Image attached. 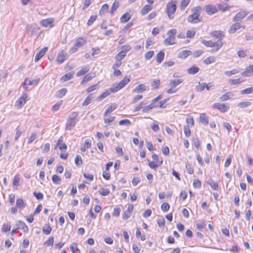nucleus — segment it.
I'll return each instance as SVG.
<instances>
[{
  "label": "nucleus",
  "mask_w": 253,
  "mask_h": 253,
  "mask_svg": "<svg viewBox=\"0 0 253 253\" xmlns=\"http://www.w3.org/2000/svg\"><path fill=\"white\" fill-rule=\"evenodd\" d=\"M190 54H191V52L189 50H182L179 52L178 57L181 59H185Z\"/></svg>",
  "instance_id": "393cba45"
},
{
  "label": "nucleus",
  "mask_w": 253,
  "mask_h": 253,
  "mask_svg": "<svg viewBox=\"0 0 253 253\" xmlns=\"http://www.w3.org/2000/svg\"><path fill=\"white\" fill-rule=\"evenodd\" d=\"M201 42L207 47H213V49L211 50L212 52H215L217 51L223 46V42L221 40H218L216 42H213L211 40L207 41L202 39L201 40Z\"/></svg>",
  "instance_id": "f03ea898"
},
{
  "label": "nucleus",
  "mask_w": 253,
  "mask_h": 253,
  "mask_svg": "<svg viewBox=\"0 0 253 253\" xmlns=\"http://www.w3.org/2000/svg\"><path fill=\"white\" fill-rule=\"evenodd\" d=\"M253 91V87H250L241 90V94H250Z\"/></svg>",
  "instance_id": "bf43d9fd"
},
{
  "label": "nucleus",
  "mask_w": 253,
  "mask_h": 253,
  "mask_svg": "<svg viewBox=\"0 0 253 253\" xmlns=\"http://www.w3.org/2000/svg\"><path fill=\"white\" fill-rule=\"evenodd\" d=\"M190 0H182L181 2L180 7L182 10H184L185 7L189 4Z\"/></svg>",
  "instance_id": "338daca9"
},
{
  "label": "nucleus",
  "mask_w": 253,
  "mask_h": 253,
  "mask_svg": "<svg viewBox=\"0 0 253 253\" xmlns=\"http://www.w3.org/2000/svg\"><path fill=\"white\" fill-rule=\"evenodd\" d=\"M216 61V58L213 56H211L206 58L203 62L206 65H209L213 63H214Z\"/></svg>",
  "instance_id": "7c9ffc66"
},
{
  "label": "nucleus",
  "mask_w": 253,
  "mask_h": 253,
  "mask_svg": "<svg viewBox=\"0 0 253 253\" xmlns=\"http://www.w3.org/2000/svg\"><path fill=\"white\" fill-rule=\"evenodd\" d=\"M234 96V94L233 93H232L230 91L227 92L224 94L222 95L221 96L219 97V100L221 101H225L226 100H229V99H231L232 97H233Z\"/></svg>",
  "instance_id": "a211bd4d"
},
{
  "label": "nucleus",
  "mask_w": 253,
  "mask_h": 253,
  "mask_svg": "<svg viewBox=\"0 0 253 253\" xmlns=\"http://www.w3.org/2000/svg\"><path fill=\"white\" fill-rule=\"evenodd\" d=\"M147 89V86L144 84H140L136 86L132 91L133 93H141Z\"/></svg>",
  "instance_id": "4468645a"
},
{
  "label": "nucleus",
  "mask_w": 253,
  "mask_h": 253,
  "mask_svg": "<svg viewBox=\"0 0 253 253\" xmlns=\"http://www.w3.org/2000/svg\"><path fill=\"white\" fill-rule=\"evenodd\" d=\"M241 28V25L239 23H236L232 25L228 30V32L230 34H234L236 31L239 30Z\"/></svg>",
  "instance_id": "6ab92c4d"
},
{
  "label": "nucleus",
  "mask_w": 253,
  "mask_h": 253,
  "mask_svg": "<svg viewBox=\"0 0 253 253\" xmlns=\"http://www.w3.org/2000/svg\"><path fill=\"white\" fill-rule=\"evenodd\" d=\"M160 80H155L151 83V87L152 89H155L159 88L160 85Z\"/></svg>",
  "instance_id": "79ce46f5"
},
{
  "label": "nucleus",
  "mask_w": 253,
  "mask_h": 253,
  "mask_svg": "<svg viewBox=\"0 0 253 253\" xmlns=\"http://www.w3.org/2000/svg\"><path fill=\"white\" fill-rule=\"evenodd\" d=\"M157 107L158 106L156 105H155L153 103H151L149 105L143 107V112H147L149 110H150L154 108H157Z\"/></svg>",
  "instance_id": "a19ab883"
},
{
  "label": "nucleus",
  "mask_w": 253,
  "mask_h": 253,
  "mask_svg": "<svg viewBox=\"0 0 253 253\" xmlns=\"http://www.w3.org/2000/svg\"><path fill=\"white\" fill-rule=\"evenodd\" d=\"M169 207H170L169 205L167 203H165L161 205V210L164 212H166L169 210Z\"/></svg>",
  "instance_id": "774afa93"
},
{
  "label": "nucleus",
  "mask_w": 253,
  "mask_h": 253,
  "mask_svg": "<svg viewBox=\"0 0 253 253\" xmlns=\"http://www.w3.org/2000/svg\"><path fill=\"white\" fill-rule=\"evenodd\" d=\"M189 127L190 126H185L183 127L184 132L186 137H189L191 135V131Z\"/></svg>",
  "instance_id": "680f3d73"
},
{
  "label": "nucleus",
  "mask_w": 253,
  "mask_h": 253,
  "mask_svg": "<svg viewBox=\"0 0 253 253\" xmlns=\"http://www.w3.org/2000/svg\"><path fill=\"white\" fill-rule=\"evenodd\" d=\"M133 209V206L132 205H129L126 211L123 214V218L125 219H128L131 215V212L132 211Z\"/></svg>",
  "instance_id": "f3484780"
},
{
  "label": "nucleus",
  "mask_w": 253,
  "mask_h": 253,
  "mask_svg": "<svg viewBox=\"0 0 253 253\" xmlns=\"http://www.w3.org/2000/svg\"><path fill=\"white\" fill-rule=\"evenodd\" d=\"M67 90L66 88H62V89H60V90H59L58 91H57V92L56 93L55 96L57 97L61 98L64 95H65V94L67 92Z\"/></svg>",
  "instance_id": "c9c22d12"
},
{
  "label": "nucleus",
  "mask_w": 253,
  "mask_h": 253,
  "mask_svg": "<svg viewBox=\"0 0 253 253\" xmlns=\"http://www.w3.org/2000/svg\"><path fill=\"white\" fill-rule=\"evenodd\" d=\"M116 108H117V106L116 105H112L109 106L104 113V117H106L108 114L111 113L112 112H113L114 110H115Z\"/></svg>",
  "instance_id": "cd10ccee"
},
{
  "label": "nucleus",
  "mask_w": 253,
  "mask_h": 253,
  "mask_svg": "<svg viewBox=\"0 0 253 253\" xmlns=\"http://www.w3.org/2000/svg\"><path fill=\"white\" fill-rule=\"evenodd\" d=\"M152 9V6L150 5H145L141 10L142 15H144L148 13Z\"/></svg>",
  "instance_id": "c756f323"
},
{
  "label": "nucleus",
  "mask_w": 253,
  "mask_h": 253,
  "mask_svg": "<svg viewBox=\"0 0 253 253\" xmlns=\"http://www.w3.org/2000/svg\"><path fill=\"white\" fill-rule=\"evenodd\" d=\"M28 98V95L26 93H23L16 101L15 106L19 109L21 108L26 103Z\"/></svg>",
  "instance_id": "0eeeda50"
},
{
  "label": "nucleus",
  "mask_w": 253,
  "mask_h": 253,
  "mask_svg": "<svg viewBox=\"0 0 253 253\" xmlns=\"http://www.w3.org/2000/svg\"><path fill=\"white\" fill-rule=\"evenodd\" d=\"M210 34L212 37L215 38L216 39H219L218 40L221 41L224 36L223 32L221 31H213L211 32Z\"/></svg>",
  "instance_id": "f8f14e48"
},
{
  "label": "nucleus",
  "mask_w": 253,
  "mask_h": 253,
  "mask_svg": "<svg viewBox=\"0 0 253 253\" xmlns=\"http://www.w3.org/2000/svg\"><path fill=\"white\" fill-rule=\"evenodd\" d=\"M229 83L232 85H236L239 84L244 82V80L241 79V78H238L236 79H230L228 81Z\"/></svg>",
  "instance_id": "2f4dec72"
},
{
  "label": "nucleus",
  "mask_w": 253,
  "mask_h": 253,
  "mask_svg": "<svg viewBox=\"0 0 253 253\" xmlns=\"http://www.w3.org/2000/svg\"><path fill=\"white\" fill-rule=\"evenodd\" d=\"M78 116V113L76 112H73L69 116L66 124V129L71 130L76 126L77 120L76 118Z\"/></svg>",
  "instance_id": "20e7f679"
},
{
  "label": "nucleus",
  "mask_w": 253,
  "mask_h": 253,
  "mask_svg": "<svg viewBox=\"0 0 253 253\" xmlns=\"http://www.w3.org/2000/svg\"><path fill=\"white\" fill-rule=\"evenodd\" d=\"M163 161H161L159 164L155 162H149V167L153 169H156L159 166L162 164Z\"/></svg>",
  "instance_id": "37998d69"
},
{
  "label": "nucleus",
  "mask_w": 253,
  "mask_h": 253,
  "mask_svg": "<svg viewBox=\"0 0 253 253\" xmlns=\"http://www.w3.org/2000/svg\"><path fill=\"white\" fill-rule=\"evenodd\" d=\"M205 83H202L201 84L199 83V84L195 87V89L197 91L201 92L205 89Z\"/></svg>",
  "instance_id": "09e8293b"
},
{
  "label": "nucleus",
  "mask_w": 253,
  "mask_h": 253,
  "mask_svg": "<svg viewBox=\"0 0 253 253\" xmlns=\"http://www.w3.org/2000/svg\"><path fill=\"white\" fill-rule=\"evenodd\" d=\"M112 93H115V91H114V89L112 86L108 89L107 90L103 92L99 97L100 100H102L103 99L106 98L108 95H109Z\"/></svg>",
  "instance_id": "5701e85b"
},
{
  "label": "nucleus",
  "mask_w": 253,
  "mask_h": 253,
  "mask_svg": "<svg viewBox=\"0 0 253 253\" xmlns=\"http://www.w3.org/2000/svg\"><path fill=\"white\" fill-rule=\"evenodd\" d=\"M39 81H40V78H37L35 80H33L32 81H31L28 79V84L35 86L38 84Z\"/></svg>",
  "instance_id": "6e6d98bb"
},
{
  "label": "nucleus",
  "mask_w": 253,
  "mask_h": 253,
  "mask_svg": "<svg viewBox=\"0 0 253 253\" xmlns=\"http://www.w3.org/2000/svg\"><path fill=\"white\" fill-rule=\"evenodd\" d=\"M247 15V13L245 11H240L234 17L233 20L237 22L240 21L244 19Z\"/></svg>",
  "instance_id": "ddd939ff"
},
{
  "label": "nucleus",
  "mask_w": 253,
  "mask_h": 253,
  "mask_svg": "<svg viewBox=\"0 0 253 253\" xmlns=\"http://www.w3.org/2000/svg\"><path fill=\"white\" fill-rule=\"evenodd\" d=\"M20 177L18 175H15L13 181V185L14 186H19L20 185Z\"/></svg>",
  "instance_id": "13d9d810"
},
{
  "label": "nucleus",
  "mask_w": 253,
  "mask_h": 253,
  "mask_svg": "<svg viewBox=\"0 0 253 253\" xmlns=\"http://www.w3.org/2000/svg\"><path fill=\"white\" fill-rule=\"evenodd\" d=\"M15 135L14 137L15 141H17L22 133V131L19 126H18L15 129Z\"/></svg>",
  "instance_id": "ea45409f"
},
{
  "label": "nucleus",
  "mask_w": 253,
  "mask_h": 253,
  "mask_svg": "<svg viewBox=\"0 0 253 253\" xmlns=\"http://www.w3.org/2000/svg\"><path fill=\"white\" fill-rule=\"evenodd\" d=\"M74 72H69L63 75L60 79L61 82H65L71 79L74 75Z\"/></svg>",
  "instance_id": "4be33fe9"
},
{
  "label": "nucleus",
  "mask_w": 253,
  "mask_h": 253,
  "mask_svg": "<svg viewBox=\"0 0 253 253\" xmlns=\"http://www.w3.org/2000/svg\"><path fill=\"white\" fill-rule=\"evenodd\" d=\"M119 124L121 126L125 125L126 126H129L131 125V122L128 119H124V120H121L119 122Z\"/></svg>",
  "instance_id": "4d7b16f0"
},
{
  "label": "nucleus",
  "mask_w": 253,
  "mask_h": 253,
  "mask_svg": "<svg viewBox=\"0 0 253 253\" xmlns=\"http://www.w3.org/2000/svg\"><path fill=\"white\" fill-rule=\"evenodd\" d=\"M199 70L198 67L192 66L187 70V72L189 74L194 75L198 73Z\"/></svg>",
  "instance_id": "473e14b6"
},
{
  "label": "nucleus",
  "mask_w": 253,
  "mask_h": 253,
  "mask_svg": "<svg viewBox=\"0 0 253 253\" xmlns=\"http://www.w3.org/2000/svg\"><path fill=\"white\" fill-rule=\"evenodd\" d=\"M52 180L54 183L59 184L61 180L58 175L54 174L52 176Z\"/></svg>",
  "instance_id": "052dcab7"
},
{
  "label": "nucleus",
  "mask_w": 253,
  "mask_h": 253,
  "mask_svg": "<svg viewBox=\"0 0 253 253\" xmlns=\"http://www.w3.org/2000/svg\"><path fill=\"white\" fill-rule=\"evenodd\" d=\"M131 18V15L127 12L124 14L120 18L122 23H126Z\"/></svg>",
  "instance_id": "c85d7f7f"
},
{
  "label": "nucleus",
  "mask_w": 253,
  "mask_h": 253,
  "mask_svg": "<svg viewBox=\"0 0 253 253\" xmlns=\"http://www.w3.org/2000/svg\"><path fill=\"white\" fill-rule=\"evenodd\" d=\"M17 224V226H18V229L19 228H21L23 231V232H27L28 231V227L26 225L25 222H24L23 221H18L17 222V224Z\"/></svg>",
  "instance_id": "412c9836"
},
{
  "label": "nucleus",
  "mask_w": 253,
  "mask_h": 253,
  "mask_svg": "<svg viewBox=\"0 0 253 253\" xmlns=\"http://www.w3.org/2000/svg\"><path fill=\"white\" fill-rule=\"evenodd\" d=\"M206 225V222L205 221L202 220H199L197 221V223H196V227L198 229L201 230L202 229L204 228Z\"/></svg>",
  "instance_id": "49530a36"
},
{
  "label": "nucleus",
  "mask_w": 253,
  "mask_h": 253,
  "mask_svg": "<svg viewBox=\"0 0 253 253\" xmlns=\"http://www.w3.org/2000/svg\"><path fill=\"white\" fill-rule=\"evenodd\" d=\"M183 82V80L182 79H177V80H173L170 81L169 85L172 87L174 88L180 84L182 83Z\"/></svg>",
  "instance_id": "bb28decb"
},
{
  "label": "nucleus",
  "mask_w": 253,
  "mask_h": 253,
  "mask_svg": "<svg viewBox=\"0 0 253 253\" xmlns=\"http://www.w3.org/2000/svg\"><path fill=\"white\" fill-rule=\"evenodd\" d=\"M92 99H93V98H92V97L91 96V95H88L84 99V101L83 103V106L88 105L91 102Z\"/></svg>",
  "instance_id": "603ef678"
},
{
  "label": "nucleus",
  "mask_w": 253,
  "mask_h": 253,
  "mask_svg": "<svg viewBox=\"0 0 253 253\" xmlns=\"http://www.w3.org/2000/svg\"><path fill=\"white\" fill-rule=\"evenodd\" d=\"M52 228L49 224H45L42 228V232L45 235H49L51 233Z\"/></svg>",
  "instance_id": "e433bc0d"
},
{
  "label": "nucleus",
  "mask_w": 253,
  "mask_h": 253,
  "mask_svg": "<svg viewBox=\"0 0 253 253\" xmlns=\"http://www.w3.org/2000/svg\"><path fill=\"white\" fill-rule=\"evenodd\" d=\"M208 184L210 185L211 188L214 190H217L218 184L217 182L211 179L208 182Z\"/></svg>",
  "instance_id": "72a5a7b5"
},
{
  "label": "nucleus",
  "mask_w": 253,
  "mask_h": 253,
  "mask_svg": "<svg viewBox=\"0 0 253 253\" xmlns=\"http://www.w3.org/2000/svg\"><path fill=\"white\" fill-rule=\"evenodd\" d=\"M165 53L163 51H160L157 55L156 60L159 63H161L164 59Z\"/></svg>",
  "instance_id": "f704fd0d"
},
{
  "label": "nucleus",
  "mask_w": 253,
  "mask_h": 253,
  "mask_svg": "<svg viewBox=\"0 0 253 253\" xmlns=\"http://www.w3.org/2000/svg\"><path fill=\"white\" fill-rule=\"evenodd\" d=\"M201 9V7L199 6L192 8V14L188 17V22L192 23H197L201 22V17H200V14Z\"/></svg>",
  "instance_id": "f257e3e1"
},
{
  "label": "nucleus",
  "mask_w": 253,
  "mask_h": 253,
  "mask_svg": "<svg viewBox=\"0 0 253 253\" xmlns=\"http://www.w3.org/2000/svg\"><path fill=\"white\" fill-rule=\"evenodd\" d=\"M176 9L175 2L171 1L167 4V12L169 19H173V14Z\"/></svg>",
  "instance_id": "423d86ee"
},
{
  "label": "nucleus",
  "mask_w": 253,
  "mask_h": 253,
  "mask_svg": "<svg viewBox=\"0 0 253 253\" xmlns=\"http://www.w3.org/2000/svg\"><path fill=\"white\" fill-rule=\"evenodd\" d=\"M245 77H250L253 75V65H250L247 67L245 70L241 73Z\"/></svg>",
  "instance_id": "9b49d317"
},
{
  "label": "nucleus",
  "mask_w": 253,
  "mask_h": 253,
  "mask_svg": "<svg viewBox=\"0 0 253 253\" xmlns=\"http://www.w3.org/2000/svg\"><path fill=\"white\" fill-rule=\"evenodd\" d=\"M212 107L213 109H216L222 113L226 112L229 109V107L224 104L220 103H215L212 105Z\"/></svg>",
  "instance_id": "6e6552de"
},
{
  "label": "nucleus",
  "mask_w": 253,
  "mask_h": 253,
  "mask_svg": "<svg viewBox=\"0 0 253 253\" xmlns=\"http://www.w3.org/2000/svg\"><path fill=\"white\" fill-rule=\"evenodd\" d=\"M89 70L88 66H84L76 74L77 76L80 77L84 75Z\"/></svg>",
  "instance_id": "a878e982"
},
{
  "label": "nucleus",
  "mask_w": 253,
  "mask_h": 253,
  "mask_svg": "<svg viewBox=\"0 0 253 253\" xmlns=\"http://www.w3.org/2000/svg\"><path fill=\"white\" fill-rule=\"evenodd\" d=\"M206 12L209 15L214 14L217 12L216 8L212 5L209 4L205 7Z\"/></svg>",
  "instance_id": "2eb2a0df"
},
{
  "label": "nucleus",
  "mask_w": 253,
  "mask_h": 253,
  "mask_svg": "<svg viewBox=\"0 0 253 253\" xmlns=\"http://www.w3.org/2000/svg\"><path fill=\"white\" fill-rule=\"evenodd\" d=\"M195 33L194 30H189L186 32V37L189 38H193L195 36Z\"/></svg>",
  "instance_id": "69168bd1"
},
{
  "label": "nucleus",
  "mask_w": 253,
  "mask_h": 253,
  "mask_svg": "<svg viewBox=\"0 0 253 253\" xmlns=\"http://www.w3.org/2000/svg\"><path fill=\"white\" fill-rule=\"evenodd\" d=\"M252 105V103L250 101H245L239 103L238 106L241 108H245Z\"/></svg>",
  "instance_id": "de8ad7c7"
},
{
  "label": "nucleus",
  "mask_w": 253,
  "mask_h": 253,
  "mask_svg": "<svg viewBox=\"0 0 253 253\" xmlns=\"http://www.w3.org/2000/svg\"><path fill=\"white\" fill-rule=\"evenodd\" d=\"M61 142V139H58L56 143L55 148H56V147H59V149L61 150H62L63 149L66 150L67 149V145L64 143H62Z\"/></svg>",
  "instance_id": "58836bf2"
},
{
  "label": "nucleus",
  "mask_w": 253,
  "mask_h": 253,
  "mask_svg": "<svg viewBox=\"0 0 253 253\" xmlns=\"http://www.w3.org/2000/svg\"><path fill=\"white\" fill-rule=\"evenodd\" d=\"M177 31L175 29H172L168 31L167 33L168 38H166L164 43L166 45H172L175 43V35Z\"/></svg>",
  "instance_id": "7ed1b4c3"
},
{
  "label": "nucleus",
  "mask_w": 253,
  "mask_h": 253,
  "mask_svg": "<svg viewBox=\"0 0 253 253\" xmlns=\"http://www.w3.org/2000/svg\"><path fill=\"white\" fill-rule=\"evenodd\" d=\"M126 55L125 54V52L123 51H120L115 56L116 60L122 61V60L126 56Z\"/></svg>",
  "instance_id": "5fc2aeb1"
},
{
  "label": "nucleus",
  "mask_w": 253,
  "mask_h": 253,
  "mask_svg": "<svg viewBox=\"0 0 253 253\" xmlns=\"http://www.w3.org/2000/svg\"><path fill=\"white\" fill-rule=\"evenodd\" d=\"M200 122L204 125H207L209 124V119L206 114L202 113L200 115Z\"/></svg>",
  "instance_id": "aec40b11"
},
{
  "label": "nucleus",
  "mask_w": 253,
  "mask_h": 253,
  "mask_svg": "<svg viewBox=\"0 0 253 253\" xmlns=\"http://www.w3.org/2000/svg\"><path fill=\"white\" fill-rule=\"evenodd\" d=\"M239 71L236 69H234L231 71H227L224 72V74L225 75H226L228 77H230L231 76L233 75H235L237 73H238Z\"/></svg>",
  "instance_id": "e2e57ef3"
},
{
  "label": "nucleus",
  "mask_w": 253,
  "mask_h": 253,
  "mask_svg": "<svg viewBox=\"0 0 253 253\" xmlns=\"http://www.w3.org/2000/svg\"><path fill=\"white\" fill-rule=\"evenodd\" d=\"M119 1L117 0H115L113 2V3L112 5V7H111V11H110V13H111V14H113L114 13L115 11L119 7Z\"/></svg>",
  "instance_id": "a18cd8bd"
},
{
  "label": "nucleus",
  "mask_w": 253,
  "mask_h": 253,
  "mask_svg": "<svg viewBox=\"0 0 253 253\" xmlns=\"http://www.w3.org/2000/svg\"><path fill=\"white\" fill-rule=\"evenodd\" d=\"M70 248L72 253H80L77 244H73V245H70Z\"/></svg>",
  "instance_id": "3c124183"
},
{
  "label": "nucleus",
  "mask_w": 253,
  "mask_h": 253,
  "mask_svg": "<svg viewBox=\"0 0 253 253\" xmlns=\"http://www.w3.org/2000/svg\"><path fill=\"white\" fill-rule=\"evenodd\" d=\"M85 43L86 41L84 38H79L75 41L74 44L79 48L83 46Z\"/></svg>",
  "instance_id": "b1692460"
},
{
  "label": "nucleus",
  "mask_w": 253,
  "mask_h": 253,
  "mask_svg": "<svg viewBox=\"0 0 253 253\" xmlns=\"http://www.w3.org/2000/svg\"><path fill=\"white\" fill-rule=\"evenodd\" d=\"M186 123L187 124V126H193L194 125V118L192 116H188L186 118Z\"/></svg>",
  "instance_id": "8fccbe9b"
},
{
  "label": "nucleus",
  "mask_w": 253,
  "mask_h": 253,
  "mask_svg": "<svg viewBox=\"0 0 253 253\" xmlns=\"http://www.w3.org/2000/svg\"><path fill=\"white\" fill-rule=\"evenodd\" d=\"M11 228L10 223L9 222L4 223L1 227L2 232H7L10 231Z\"/></svg>",
  "instance_id": "4c0bfd02"
},
{
  "label": "nucleus",
  "mask_w": 253,
  "mask_h": 253,
  "mask_svg": "<svg viewBox=\"0 0 253 253\" xmlns=\"http://www.w3.org/2000/svg\"><path fill=\"white\" fill-rule=\"evenodd\" d=\"M37 136V134L36 132L32 133L28 139V144H31L36 139Z\"/></svg>",
  "instance_id": "0e129e2a"
},
{
  "label": "nucleus",
  "mask_w": 253,
  "mask_h": 253,
  "mask_svg": "<svg viewBox=\"0 0 253 253\" xmlns=\"http://www.w3.org/2000/svg\"><path fill=\"white\" fill-rule=\"evenodd\" d=\"M120 49H122L121 51H123L125 52V54L126 55V53L128 52L131 48V46L129 45H125L121 46L120 47Z\"/></svg>",
  "instance_id": "864d4df0"
},
{
  "label": "nucleus",
  "mask_w": 253,
  "mask_h": 253,
  "mask_svg": "<svg viewBox=\"0 0 253 253\" xmlns=\"http://www.w3.org/2000/svg\"><path fill=\"white\" fill-rule=\"evenodd\" d=\"M67 58V54L65 53L63 51H61L58 53L56 57V60L59 63L61 64L63 63L65 60H66Z\"/></svg>",
  "instance_id": "9d476101"
},
{
  "label": "nucleus",
  "mask_w": 253,
  "mask_h": 253,
  "mask_svg": "<svg viewBox=\"0 0 253 253\" xmlns=\"http://www.w3.org/2000/svg\"><path fill=\"white\" fill-rule=\"evenodd\" d=\"M54 22V19L51 18H48L47 19L42 20L40 22L41 25L44 27H52L53 26V23Z\"/></svg>",
  "instance_id": "1a4fd4ad"
},
{
  "label": "nucleus",
  "mask_w": 253,
  "mask_h": 253,
  "mask_svg": "<svg viewBox=\"0 0 253 253\" xmlns=\"http://www.w3.org/2000/svg\"><path fill=\"white\" fill-rule=\"evenodd\" d=\"M16 204L17 207L20 209H23L25 206L24 202L22 199H17Z\"/></svg>",
  "instance_id": "c03bdc74"
},
{
  "label": "nucleus",
  "mask_w": 253,
  "mask_h": 253,
  "mask_svg": "<svg viewBox=\"0 0 253 253\" xmlns=\"http://www.w3.org/2000/svg\"><path fill=\"white\" fill-rule=\"evenodd\" d=\"M129 82L130 79L127 77H125L118 84H114L112 86L114 91L117 92L118 91L124 87Z\"/></svg>",
  "instance_id": "39448f33"
},
{
  "label": "nucleus",
  "mask_w": 253,
  "mask_h": 253,
  "mask_svg": "<svg viewBox=\"0 0 253 253\" xmlns=\"http://www.w3.org/2000/svg\"><path fill=\"white\" fill-rule=\"evenodd\" d=\"M47 50V47H45L38 52L35 56V61L38 62L44 55Z\"/></svg>",
  "instance_id": "dca6fc26"
}]
</instances>
